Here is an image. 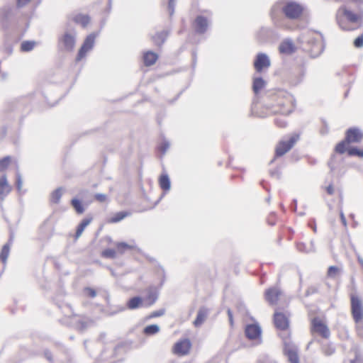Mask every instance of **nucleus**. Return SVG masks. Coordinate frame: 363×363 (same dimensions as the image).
<instances>
[{
    "label": "nucleus",
    "mask_w": 363,
    "mask_h": 363,
    "mask_svg": "<svg viewBox=\"0 0 363 363\" xmlns=\"http://www.w3.org/2000/svg\"><path fill=\"white\" fill-rule=\"evenodd\" d=\"M325 191L328 195H333L335 194V186L330 184L328 186L325 187Z\"/></svg>",
    "instance_id": "obj_45"
},
{
    "label": "nucleus",
    "mask_w": 363,
    "mask_h": 363,
    "mask_svg": "<svg viewBox=\"0 0 363 363\" xmlns=\"http://www.w3.org/2000/svg\"><path fill=\"white\" fill-rule=\"evenodd\" d=\"M281 11L284 16L290 20H299L303 16L305 8L301 4L294 1H284L274 5L270 12V16L274 22H277L278 13Z\"/></svg>",
    "instance_id": "obj_2"
},
{
    "label": "nucleus",
    "mask_w": 363,
    "mask_h": 363,
    "mask_svg": "<svg viewBox=\"0 0 363 363\" xmlns=\"http://www.w3.org/2000/svg\"><path fill=\"white\" fill-rule=\"evenodd\" d=\"M351 314L355 323V330L363 338V303L356 294H350Z\"/></svg>",
    "instance_id": "obj_4"
},
{
    "label": "nucleus",
    "mask_w": 363,
    "mask_h": 363,
    "mask_svg": "<svg viewBox=\"0 0 363 363\" xmlns=\"http://www.w3.org/2000/svg\"><path fill=\"white\" fill-rule=\"evenodd\" d=\"M116 250L110 248L106 249L101 252V256L104 258L113 259L116 257Z\"/></svg>",
    "instance_id": "obj_33"
},
{
    "label": "nucleus",
    "mask_w": 363,
    "mask_h": 363,
    "mask_svg": "<svg viewBox=\"0 0 363 363\" xmlns=\"http://www.w3.org/2000/svg\"><path fill=\"white\" fill-rule=\"evenodd\" d=\"M166 35H167L164 33H158L153 37V40L155 41V44L160 45V43L158 42V40L161 39V43H163Z\"/></svg>",
    "instance_id": "obj_39"
},
{
    "label": "nucleus",
    "mask_w": 363,
    "mask_h": 363,
    "mask_svg": "<svg viewBox=\"0 0 363 363\" xmlns=\"http://www.w3.org/2000/svg\"><path fill=\"white\" fill-rule=\"evenodd\" d=\"M116 254L123 255L128 250H133L135 248V245L128 244L124 242H118L115 244Z\"/></svg>",
    "instance_id": "obj_20"
},
{
    "label": "nucleus",
    "mask_w": 363,
    "mask_h": 363,
    "mask_svg": "<svg viewBox=\"0 0 363 363\" xmlns=\"http://www.w3.org/2000/svg\"><path fill=\"white\" fill-rule=\"evenodd\" d=\"M353 45L356 48L363 47V33L354 39Z\"/></svg>",
    "instance_id": "obj_36"
},
{
    "label": "nucleus",
    "mask_w": 363,
    "mask_h": 363,
    "mask_svg": "<svg viewBox=\"0 0 363 363\" xmlns=\"http://www.w3.org/2000/svg\"><path fill=\"white\" fill-rule=\"evenodd\" d=\"M363 16L349 9L346 6H340L336 13V21L343 30L351 31L361 27Z\"/></svg>",
    "instance_id": "obj_3"
},
{
    "label": "nucleus",
    "mask_w": 363,
    "mask_h": 363,
    "mask_svg": "<svg viewBox=\"0 0 363 363\" xmlns=\"http://www.w3.org/2000/svg\"><path fill=\"white\" fill-rule=\"evenodd\" d=\"M309 226L313 229V232L314 233H316V230H317V228H316V225L315 223H308Z\"/></svg>",
    "instance_id": "obj_51"
},
{
    "label": "nucleus",
    "mask_w": 363,
    "mask_h": 363,
    "mask_svg": "<svg viewBox=\"0 0 363 363\" xmlns=\"http://www.w3.org/2000/svg\"><path fill=\"white\" fill-rule=\"evenodd\" d=\"M94 198L96 200H97L100 202H104L106 200L107 196L105 194H97L94 196Z\"/></svg>",
    "instance_id": "obj_46"
},
{
    "label": "nucleus",
    "mask_w": 363,
    "mask_h": 363,
    "mask_svg": "<svg viewBox=\"0 0 363 363\" xmlns=\"http://www.w3.org/2000/svg\"><path fill=\"white\" fill-rule=\"evenodd\" d=\"M160 330V328L157 325H150L144 328V333L146 335H152L157 333Z\"/></svg>",
    "instance_id": "obj_31"
},
{
    "label": "nucleus",
    "mask_w": 363,
    "mask_h": 363,
    "mask_svg": "<svg viewBox=\"0 0 363 363\" xmlns=\"http://www.w3.org/2000/svg\"><path fill=\"white\" fill-rule=\"evenodd\" d=\"M9 254V246L8 245H5L3 246L1 253H0V259L3 263H5Z\"/></svg>",
    "instance_id": "obj_34"
},
{
    "label": "nucleus",
    "mask_w": 363,
    "mask_h": 363,
    "mask_svg": "<svg viewBox=\"0 0 363 363\" xmlns=\"http://www.w3.org/2000/svg\"><path fill=\"white\" fill-rule=\"evenodd\" d=\"M191 342L189 339H181L172 347V351L177 356L182 357L187 355L191 349Z\"/></svg>",
    "instance_id": "obj_9"
},
{
    "label": "nucleus",
    "mask_w": 363,
    "mask_h": 363,
    "mask_svg": "<svg viewBox=\"0 0 363 363\" xmlns=\"http://www.w3.org/2000/svg\"><path fill=\"white\" fill-rule=\"evenodd\" d=\"M130 215V213L128 211L117 212L114 213L112 216H111L109 218H108L106 222L110 224L116 223L121 221L122 220H123Z\"/></svg>",
    "instance_id": "obj_21"
},
{
    "label": "nucleus",
    "mask_w": 363,
    "mask_h": 363,
    "mask_svg": "<svg viewBox=\"0 0 363 363\" xmlns=\"http://www.w3.org/2000/svg\"><path fill=\"white\" fill-rule=\"evenodd\" d=\"M311 332L324 339L329 338L330 335V330L325 321L318 317H315L311 320Z\"/></svg>",
    "instance_id": "obj_6"
},
{
    "label": "nucleus",
    "mask_w": 363,
    "mask_h": 363,
    "mask_svg": "<svg viewBox=\"0 0 363 363\" xmlns=\"http://www.w3.org/2000/svg\"><path fill=\"white\" fill-rule=\"evenodd\" d=\"M270 66V61L268 57L263 53H259L254 62V67L257 72H261L264 69Z\"/></svg>",
    "instance_id": "obj_14"
},
{
    "label": "nucleus",
    "mask_w": 363,
    "mask_h": 363,
    "mask_svg": "<svg viewBox=\"0 0 363 363\" xmlns=\"http://www.w3.org/2000/svg\"><path fill=\"white\" fill-rule=\"evenodd\" d=\"M227 313H228V319H229L230 324L231 327H233L234 320H233V313H232L231 310L230 309H228Z\"/></svg>",
    "instance_id": "obj_47"
},
{
    "label": "nucleus",
    "mask_w": 363,
    "mask_h": 363,
    "mask_svg": "<svg viewBox=\"0 0 363 363\" xmlns=\"http://www.w3.org/2000/svg\"><path fill=\"white\" fill-rule=\"evenodd\" d=\"M21 184H22V181H21V176L20 175H18L17 176V178H16V187L18 190L21 189Z\"/></svg>",
    "instance_id": "obj_48"
},
{
    "label": "nucleus",
    "mask_w": 363,
    "mask_h": 363,
    "mask_svg": "<svg viewBox=\"0 0 363 363\" xmlns=\"http://www.w3.org/2000/svg\"><path fill=\"white\" fill-rule=\"evenodd\" d=\"M164 309H160V310H158V311H153L151 313H150L148 315V316L147 317V319H152V318H157V317H160V316H162L164 314Z\"/></svg>",
    "instance_id": "obj_37"
},
{
    "label": "nucleus",
    "mask_w": 363,
    "mask_h": 363,
    "mask_svg": "<svg viewBox=\"0 0 363 363\" xmlns=\"http://www.w3.org/2000/svg\"><path fill=\"white\" fill-rule=\"evenodd\" d=\"M71 205L77 214H82L84 212V207L81 201L74 198L71 201Z\"/></svg>",
    "instance_id": "obj_28"
},
{
    "label": "nucleus",
    "mask_w": 363,
    "mask_h": 363,
    "mask_svg": "<svg viewBox=\"0 0 363 363\" xmlns=\"http://www.w3.org/2000/svg\"><path fill=\"white\" fill-rule=\"evenodd\" d=\"M158 55L152 51H147L143 53V61L146 67L153 65L157 60Z\"/></svg>",
    "instance_id": "obj_17"
},
{
    "label": "nucleus",
    "mask_w": 363,
    "mask_h": 363,
    "mask_svg": "<svg viewBox=\"0 0 363 363\" xmlns=\"http://www.w3.org/2000/svg\"><path fill=\"white\" fill-rule=\"evenodd\" d=\"M159 185L164 191H167L170 189V180L167 174H164L159 177Z\"/></svg>",
    "instance_id": "obj_24"
},
{
    "label": "nucleus",
    "mask_w": 363,
    "mask_h": 363,
    "mask_svg": "<svg viewBox=\"0 0 363 363\" xmlns=\"http://www.w3.org/2000/svg\"><path fill=\"white\" fill-rule=\"evenodd\" d=\"M285 354L287 356L291 363H299V358L297 352L294 349H286Z\"/></svg>",
    "instance_id": "obj_26"
},
{
    "label": "nucleus",
    "mask_w": 363,
    "mask_h": 363,
    "mask_svg": "<svg viewBox=\"0 0 363 363\" xmlns=\"http://www.w3.org/2000/svg\"><path fill=\"white\" fill-rule=\"evenodd\" d=\"M265 82L262 78H256L253 81L252 89L255 94L260 91L264 86Z\"/></svg>",
    "instance_id": "obj_30"
},
{
    "label": "nucleus",
    "mask_w": 363,
    "mask_h": 363,
    "mask_svg": "<svg viewBox=\"0 0 363 363\" xmlns=\"http://www.w3.org/2000/svg\"><path fill=\"white\" fill-rule=\"evenodd\" d=\"M11 187L7 182L6 176H3L0 179V196H6L11 191Z\"/></svg>",
    "instance_id": "obj_23"
},
{
    "label": "nucleus",
    "mask_w": 363,
    "mask_h": 363,
    "mask_svg": "<svg viewBox=\"0 0 363 363\" xmlns=\"http://www.w3.org/2000/svg\"><path fill=\"white\" fill-rule=\"evenodd\" d=\"M207 316V311L204 308H201L198 311L196 318L195 320L194 321V325L195 327L200 326L206 320Z\"/></svg>",
    "instance_id": "obj_25"
},
{
    "label": "nucleus",
    "mask_w": 363,
    "mask_h": 363,
    "mask_svg": "<svg viewBox=\"0 0 363 363\" xmlns=\"http://www.w3.org/2000/svg\"><path fill=\"white\" fill-rule=\"evenodd\" d=\"M340 219H341V221L342 223V224L346 226L347 225V221H346V218L344 216V213L342 212L340 213Z\"/></svg>",
    "instance_id": "obj_49"
},
{
    "label": "nucleus",
    "mask_w": 363,
    "mask_h": 363,
    "mask_svg": "<svg viewBox=\"0 0 363 363\" xmlns=\"http://www.w3.org/2000/svg\"><path fill=\"white\" fill-rule=\"evenodd\" d=\"M35 45L33 41H23L21 45V50L23 52H28L32 50Z\"/></svg>",
    "instance_id": "obj_32"
},
{
    "label": "nucleus",
    "mask_w": 363,
    "mask_h": 363,
    "mask_svg": "<svg viewBox=\"0 0 363 363\" xmlns=\"http://www.w3.org/2000/svg\"><path fill=\"white\" fill-rule=\"evenodd\" d=\"M95 38L96 36L94 34H90L86 37L78 52L77 57V60H81L86 55V52L93 48Z\"/></svg>",
    "instance_id": "obj_12"
},
{
    "label": "nucleus",
    "mask_w": 363,
    "mask_h": 363,
    "mask_svg": "<svg viewBox=\"0 0 363 363\" xmlns=\"http://www.w3.org/2000/svg\"><path fill=\"white\" fill-rule=\"evenodd\" d=\"M62 188H57L53 191L50 195V202L52 203H58L62 196Z\"/></svg>",
    "instance_id": "obj_29"
},
{
    "label": "nucleus",
    "mask_w": 363,
    "mask_h": 363,
    "mask_svg": "<svg viewBox=\"0 0 363 363\" xmlns=\"http://www.w3.org/2000/svg\"><path fill=\"white\" fill-rule=\"evenodd\" d=\"M92 219V217L85 218L80 222V223L77 227L76 233L74 235L75 240L79 239L86 226L91 223Z\"/></svg>",
    "instance_id": "obj_19"
},
{
    "label": "nucleus",
    "mask_w": 363,
    "mask_h": 363,
    "mask_svg": "<svg viewBox=\"0 0 363 363\" xmlns=\"http://www.w3.org/2000/svg\"><path fill=\"white\" fill-rule=\"evenodd\" d=\"M77 21L80 22L83 26H86L89 23V18L87 16H82L77 17Z\"/></svg>",
    "instance_id": "obj_42"
},
{
    "label": "nucleus",
    "mask_w": 363,
    "mask_h": 363,
    "mask_svg": "<svg viewBox=\"0 0 363 363\" xmlns=\"http://www.w3.org/2000/svg\"><path fill=\"white\" fill-rule=\"evenodd\" d=\"M83 291L84 296L88 298H94L96 296L97 294L96 291L91 287H85Z\"/></svg>",
    "instance_id": "obj_35"
},
{
    "label": "nucleus",
    "mask_w": 363,
    "mask_h": 363,
    "mask_svg": "<svg viewBox=\"0 0 363 363\" xmlns=\"http://www.w3.org/2000/svg\"><path fill=\"white\" fill-rule=\"evenodd\" d=\"M157 299V294L155 291H150L144 300V306L146 307L153 305Z\"/></svg>",
    "instance_id": "obj_27"
},
{
    "label": "nucleus",
    "mask_w": 363,
    "mask_h": 363,
    "mask_svg": "<svg viewBox=\"0 0 363 363\" xmlns=\"http://www.w3.org/2000/svg\"><path fill=\"white\" fill-rule=\"evenodd\" d=\"M174 1V0H169V6H172L173 4Z\"/></svg>",
    "instance_id": "obj_52"
},
{
    "label": "nucleus",
    "mask_w": 363,
    "mask_h": 363,
    "mask_svg": "<svg viewBox=\"0 0 363 363\" xmlns=\"http://www.w3.org/2000/svg\"><path fill=\"white\" fill-rule=\"evenodd\" d=\"M314 49H315L314 52L313 50H309L311 54L312 55H313V56H315V55H318V53H320V52L321 50V45L320 43L315 44L314 45Z\"/></svg>",
    "instance_id": "obj_44"
},
{
    "label": "nucleus",
    "mask_w": 363,
    "mask_h": 363,
    "mask_svg": "<svg viewBox=\"0 0 363 363\" xmlns=\"http://www.w3.org/2000/svg\"><path fill=\"white\" fill-rule=\"evenodd\" d=\"M350 143L345 138L336 145L335 152L340 155L347 152L349 156L363 157V149L350 147Z\"/></svg>",
    "instance_id": "obj_8"
},
{
    "label": "nucleus",
    "mask_w": 363,
    "mask_h": 363,
    "mask_svg": "<svg viewBox=\"0 0 363 363\" xmlns=\"http://www.w3.org/2000/svg\"><path fill=\"white\" fill-rule=\"evenodd\" d=\"M274 123H275L276 125L280 128H283L286 126V122L281 118H277L274 120Z\"/></svg>",
    "instance_id": "obj_41"
},
{
    "label": "nucleus",
    "mask_w": 363,
    "mask_h": 363,
    "mask_svg": "<svg viewBox=\"0 0 363 363\" xmlns=\"http://www.w3.org/2000/svg\"><path fill=\"white\" fill-rule=\"evenodd\" d=\"M289 313L276 310L273 315V322L275 328L280 331H289L290 327Z\"/></svg>",
    "instance_id": "obj_7"
},
{
    "label": "nucleus",
    "mask_w": 363,
    "mask_h": 363,
    "mask_svg": "<svg viewBox=\"0 0 363 363\" xmlns=\"http://www.w3.org/2000/svg\"><path fill=\"white\" fill-rule=\"evenodd\" d=\"M279 50L281 54L290 55L295 52L296 47L293 42L285 40L279 45Z\"/></svg>",
    "instance_id": "obj_16"
},
{
    "label": "nucleus",
    "mask_w": 363,
    "mask_h": 363,
    "mask_svg": "<svg viewBox=\"0 0 363 363\" xmlns=\"http://www.w3.org/2000/svg\"><path fill=\"white\" fill-rule=\"evenodd\" d=\"M347 141L351 143H359L363 138V133L357 128H350L345 133Z\"/></svg>",
    "instance_id": "obj_13"
},
{
    "label": "nucleus",
    "mask_w": 363,
    "mask_h": 363,
    "mask_svg": "<svg viewBox=\"0 0 363 363\" xmlns=\"http://www.w3.org/2000/svg\"><path fill=\"white\" fill-rule=\"evenodd\" d=\"M339 272V269L337 267L331 266L328 268V277H335Z\"/></svg>",
    "instance_id": "obj_40"
},
{
    "label": "nucleus",
    "mask_w": 363,
    "mask_h": 363,
    "mask_svg": "<svg viewBox=\"0 0 363 363\" xmlns=\"http://www.w3.org/2000/svg\"><path fill=\"white\" fill-rule=\"evenodd\" d=\"M277 220V216L274 213H271L267 218V222L271 225H274L276 223Z\"/></svg>",
    "instance_id": "obj_43"
},
{
    "label": "nucleus",
    "mask_w": 363,
    "mask_h": 363,
    "mask_svg": "<svg viewBox=\"0 0 363 363\" xmlns=\"http://www.w3.org/2000/svg\"><path fill=\"white\" fill-rule=\"evenodd\" d=\"M282 295V292L278 287H270L264 292V298L271 306L277 305Z\"/></svg>",
    "instance_id": "obj_11"
},
{
    "label": "nucleus",
    "mask_w": 363,
    "mask_h": 363,
    "mask_svg": "<svg viewBox=\"0 0 363 363\" xmlns=\"http://www.w3.org/2000/svg\"><path fill=\"white\" fill-rule=\"evenodd\" d=\"M143 306H144V302L140 296H134L130 298L126 303V307L130 310H134Z\"/></svg>",
    "instance_id": "obj_22"
},
{
    "label": "nucleus",
    "mask_w": 363,
    "mask_h": 363,
    "mask_svg": "<svg viewBox=\"0 0 363 363\" xmlns=\"http://www.w3.org/2000/svg\"><path fill=\"white\" fill-rule=\"evenodd\" d=\"M60 41L63 44L64 47L68 50H72L74 47V36L70 33H65L63 35L60 39Z\"/></svg>",
    "instance_id": "obj_18"
},
{
    "label": "nucleus",
    "mask_w": 363,
    "mask_h": 363,
    "mask_svg": "<svg viewBox=\"0 0 363 363\" xmlns=\"http://www.w3.org/2000/svg\"><path fill=\"white\" fill-rule=\"evenodd\" d=\"M208 25V18L202 16H197L194 23L196 31L199 33H203L207 30Z\"/></svg>",
    "instance_id": "obj_15"
},
{
    "label": "nucleus",
    "mask_w": 363,
    "mask_h": 363,
    "mask_svg": "<svg viewBox=\"0 0 363 363\" xmlns=\"http://www.w3.org/2000/svg\"><path fill=\"white\" fill-rule=\"evenodd\" d=\"M245 335L249 340L260 342L262 329L258 323L248 324L245 328Z\"/></svg>",
    "instance_id": "obj_10"
},
{
    "label": "nucleus",
    "mask_w": 363,
    "mask_h": 363,
    "mask_svg": "<svg viewBox=\"0 0 363 363\" xmlns=\"http://www.w3.org/2000/svg\"><path fill=\"white\" fill-rule=\"evenodd\" d=\"M11 163V157H5L0 160V168L4 169H6Z\"/></svg>",
    "instance_id": "obj_38"
},
{
    "label": "nucleus",
    "mask_w": 363,
    "mask_h": 363,
    "mask_svg": "<svg viewBox=\"0 0 363 363\" xmlns=\"http://www.w3.org/2000/svg\"><path fill=\"white\" fill-rule=\"evenodd\" d=\"M295 106L291 94L284 90H279L268 96L265 105L256 104L252 108L254 114L264 118L272 114L289 115Z\"/></svg>",
    "instance_id": "obj_1"
},
{
    "label": "nucleus",
    "mask_w": 363,
    "mask_h": 363,
    "mask_svg": "<svg viewBox=\"0 0 363 363\" xmlns=\"http://www.w3.org/2000/svg\"><path fill=\"white\" fill-rule=\"evenodd\" d=\"M299 140V135L294 133L278 141L274 147V159L281 157L289 152Z\"/></svg>",
    "instance_id": "obj_5"
},
{
    "label": "nucleus",
    "mask_w": 363,
    "mask_h": 363,
    "mask_svg": "<svg viewBox=\"0 0 363 363\" xmlns=\"http://www.w3.org/2000/svg\"><path fill=\"white\" fill-rule=\"evenodd\" d=\"M30 0H18V4L19 6H23L27 4Z\"/></svg>",
    "instance_id": "obj_50"
}]
</instances>
